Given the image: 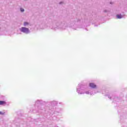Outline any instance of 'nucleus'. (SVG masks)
<instances>
[{"mask_svg": "<svg viewBox=\"0 0 127 127\" xmlns=\"http://www.w3.org/2000/svg\"><path fill=\"white\" fill-rule=\"evenodd\" d=\"M60 4H62V3H63V2H62V1H61V2H60Z\"/></svg>", "mask_w": 127, "mask_h": 127, "instance_id": "dca6fc26", "label": "nucleus"}, {"mask_svg": "<svg viewBox=\"0 0 127 127\" xmlns=\"http://www.w3.org/2000/svg\"><path fill=\"white\" fill-rule=\"evenodd\" d=\"M104 12H108V10H104Z\"/></svg>", "mask_w": 127, "mask_h": 127, "instance_id": "2eb2a0df", "label": "nucleus"}, {"mask_svg": "<svg viewBox=\"0 0 127 127\" xmlns=\"http://www.w3.org/2000/svg\"><path fill=\"white\" fill-rule=\"evenodd\" d=\"M24 27H26L29 25V23L28 22H24L23 23Z\"/></svg>", "mask_w": 127, "mask_h": 127, "instance_id": "9d476101", "label": "nucleus"}, {"mask_svg": "<svg viewBox=\"0 0 127 127\" xmlns=\"http://www.w3.org/2000/svg\"><path fill=\"white\" fill-rule=\"evenodd\" d=\"M43 29H44V28H47V27H43Z\"/></svg>", "mask_w": 127, "mask_h": 127, "instance_id": "f3484780", "label": "nucleus"}, {"mask_svg": "<svg viewBox=\"0 0 127 127\" xmlns=\"http://www.w3.org/2000/svg\"><path fill=\"white\" fill-rule=\"evenodd\" d=\"M0 100L4 101L5 100V96L2 95L0 96Z\"/></svg>", "mask_w": 127, "mask_h": 127, "instance_id": "9b49d317", "label": "nucleus"}, {"mask_svg": "<svg viewBox=\"0 0 127 127\" xmlns=\"http://www.w3.org/2000/svg\"><path fill=\"white\" fill-rule=\"evenodd\" d=\"M126 16H127V15H126L125 12H123L122 13L117 14L116 15V18L118 19H121V18H125Z\"/></svg>", "mask_w": 127, "mask_h": 127, "instance_id": "39448f33", "label": "nucleus"}, {"mask_svg": "<svg viewBox=\"0 0 127 127\" xmlns=\"http://www.w3.org/2000/svg\"><path fill=\"white\" fill-rule=\"evenodd\" d=\"M82 20V19H71L68 24L64 21L60 23L53 24V26H50L49 27L51 29H53V30H57V29L65 30L67 27H71L72 29L77 30L78 28H83V27L81 25Z\"/></svg>", "mask_w": 127, "mask_h": 127, "instance_id": "f257e3e1", "label": "nucleus"}, {"mask_svg": "<svg viewBox=\"0 0 127 127\" xmlns=\"http://www.w3.org/2000/svg\"><path fill=\"white\" fill-rule=\"evenodd\" d=\"M105 97H108L110 100H112V98L114 99V98H113V96H112V94H105Z\"/></svg>", "mask_w": 127, "mask_h": 127, "instance_id": "1a4fd4ad", "label": "nucleus"}, {"mask_svg": "<svg viewBox=\"0 0 127 127\" xmlns=\"http://www.w3.org/2000/svg\"><path fill=\"white\" fill-rule=\"evenodd\" d=\"M63 109L62 108H57L56 109V111L54 112V114H57V113L58 114H60V113H61V112H62Z\"/></svg>", "mask_w": 127, "mask_h": 127, "instance_id": "0eeeda50", "label": "nucleus"}, {"mask_svg": "<svg viewBox=\"0 0 127 127\" xmlns=\"http://www.w3.org/2000/svg\"><path fill=\"white\" fill-rule=\"evenodd\" d=\"M19 30L22 33H24V34H29V33L30 32V30L26 27H22L20 28Z\"/></svg>", "mask_w": 127, "mask_h": 127, "instance_id": "20e7f679", "label": "nucleus"}, {"mask_svg": "<svg viewBox=\"0 0 127 127\" xmlns=\"http://www.w3.org/2000/svg\"><path fill=\"white\" fill-rule=\"evenodd\" d=\"M58 104V102L53 101L51 102H45L42 100H37L35 102L34 106L39 112L44 111L45 114H51L53 111V107Z\"/></svg>", "mask_w": 127, "mask_h": 127, "instance_id": "f03ea898", "label": "nucleus"}, {"mask_svg": "<svg viewBox=\"0 0 127 127\" xmlns=\"http://www.w3.org/2000/svg\"><path fill=\"white\" fill-rule=\"evenodd\" d=\"M0 115H4V113H3L1 111H0Z\"/></svg>", "mask_w": 127, "mask_h": 127, "instance_id": "4468645a", "label": "nucleus"}, {"mask_svg": "<svg viewBox=\"0 0 127 127\" xmlns=\"http://www.w3.org/2000/svg\"><path fill=\"white\" fill-rule=\"evenodd\" d=\"M111 4H112V2H110Z\"/></svg>", "mask_w": 127, "mask_h": 127, "instance_id": "6ab92c4d", "label": "nucleus"}, {"mask_svg": "<svg viewBox=\"0 0 127 127\" xmlns=\"http://www.w3.org/2000/svg\"><path fill=\"white\" fill-rule=\"evenodd\" d=\"M95 26H97V25H95Z\"/></svg>", "mask_w": 127, "mask_h": 127, "instance_id": "aec40b11", "label": "nucleus"}, {"mask_svg": "<svg viewBox=\"0 0 127 127\" xmlns=\"http://www.w3.org/2000/svg\"><path fill=\"white\" fill-rule=\"evenodd\" d=\"M124 9H125V10H127V4L124 6Z\"/></svg>", "mask_w": 127, "mask_h": 127, "instance_id": "ddd939ff", "label": "nucleus"}, {"mask_svg": "<svg viewBox=\"0 0 127 127\" xmlns=\"http://www.w3.org/2000/svg\"><path fill=\"white\" fill-rule=\"evenodd\" d=\"M76 93H77L78 95H84L86 94V95H90V96H92L94 94H97L98 91L96 92L92 89H89L86 85L79 83L76 87Z\"/></svg>", "mask_w": 127, "mask_h": 127, "instance_id": "7ed1b4c3", "label": "nucleus"}, {"mask_svg": "<svg viewBox=\"0 0 127 127\" xmlns=\"http://www.w3.org/2000/svg\"><path fill=\"white\" fill-rule=\"evenodd\" d=\"M1 29V28H0V30Z\"/></svg>", "mask_w": 127, "mask_h": 127, "instance_id": "a211bd4d", "label": "nucleus"}, {"mask_svg": "<svg viewBox=\"0 0 127 127\" xmlns=\"http://www.w3.org/2000/svg\"><path fill=\"white\" fill-rule=\"evenodd\" d=\"M20 11H21V12H23L24 11V9H23V8H20Z\"/></svg>", "mask_w": 127, "mask_h": 127, "instance_id": "f8f14e48", "label": "nucleus"}, {"mask_svg": "<svg viewBox=\"0 0 127 127\" xmlns=\"http://www.w3.org/2000/svg\"><path fill=\"white\" fill-rule=\"evenodd\" d=\"M5 105H6V102L4 100L0 101V106H5Z\"/></svg>", "mask_w": 127, "mask_h": 127, "instance_id": "6e6552de", "label": "nucleus"}, {"mask_svg": "<svg viewBox=\"0 0 127 127\" xmlns=\"http://www.w3.org/2000/svg\"><path fill=\"white\" fill-rule=\"evenodd\" d=\"M89 86L92 89H96V88H97V85H96L94 83H92V82L90 83L89 84Z\"/></svg>", "mask_w": 127, "mask_h": 127, "instance_id": "423d86ee", "label": "nucleus"}]
</instances>
